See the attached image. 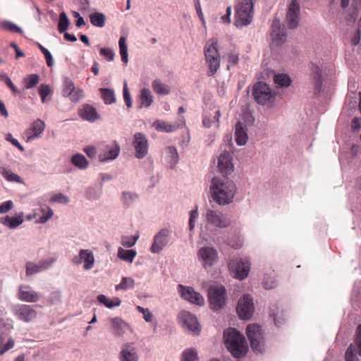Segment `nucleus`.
<instances>
[{"mask_svg":"<svg viewBox=\"0 0 361 361\" xmlns=\"http://www.w3.org/2000/svg\"><path fill=\"white\" fill-rule=\"evenodd\" d=\"M136 255L137 252L134 250H124L121 247L118 250V257L121 259L130 263L133 262Z\"/></svg>","mask_w":361,"mask_h":361,"instance_id":"32","label":"nucleus"},{"mask_svg":"<svg viewBox=\"0 0 361 361\" xmlns=\"http://www.w3.org/2000/svg\"><path fill=\"white\" fill-rule=\"evenodd\" d=\"M37 313L29 305H24V321L29 322L32 321L36 317Z\"/></svg>","mask_w":361,"mask_h":361,"instance_id":"48","label":"nucleus"},{"mask_svg":"<svg viewBox=\"0 0 361 361\" xmlns=\"http://www.w3.org/2000/svg\"><path fill=\"white\" fill-rule=\"evenodd\" d=\"M224 340L227 349L233 357L240 358L246 355L247 345L245 338L235 329L229 328L224 330Z\"/></svg>","mask_w":361,"mask_h":361,"instance_id":"2","label":"nucleus"},{"mask_svg":"<svg viewBox=\"0 0 361 361\" xmlns=\"http://www.w3.org/2000/svg\"><path fill=\"white\" fill-rule=\"evenodd\" d=\"M102 97L105 104H112L115 102V95L113 90L106 88L100 89Z\"/></svg>","mask_w":361,"mask_h":361,"instance_id":"40","label":"nucleus"},{"mask_svg":"<svg viewBox=\"0 0 361 361\" xmlns=\"http://www.w3.org/2000/svg\"><path fill=\"white\" fill-rule=\"evenodd\" d=\"M80 116L89 121H94L99 118L95 108L90 104H84L79 111Z\"/></svg>","mask_w":361,"mask_h":361,"instance_id":"24","label":"nucleus"},{"mask_svg":"<svg viewBox=\"0 0 361 361\" xmlns=\"http://www.w3.org/2000/svg\"><path fill=\"white\" fill-rule=\"evenodd\" d=\"M252 0H240L235 8V25L237 27L248 25L253 18Z\"/></svg>","mask_w":361,"mask_h":361,"instance_id":"3","label":"nucleus"},{"mask_svg":"<svg viewBox=\"0 0 361 361\" xmlns=\"http://www.w3.org/2000/svg\"><path fill=\"white\" fill-rule=\"evenodd\" d=\"M100 55L105 57L108 61H113L114 58V52L109 47L101 48Z\"/></svg>","mask_w":361,"mask_h":361,"instance_id":"55","label":"nucleus"},{"mask_svg":"<svg viewBox=\"0 0 361 361\" xmlns=\"http://www.w3.org/2000/svg\"><path fill=\"white\" fill-rule=\"evenodd\" d=\"M235 141L238 145H244L247 140V135L243 129L242 123L238 121L235 124Z\"/></svg>","mask_w":361,"mask_h":361,"instance_id":"28","label":"nucleus"},{"mask_svg":"<svg viewBox=\"0 0 361 361\" xmlns=\"http://www.w3.org/2000/svg\"><path fill=\"white\" fill-rule=\"evenodd\" d=\"M51 90L49 85L44 84L40 85L39 88V94L43 103L46 102V97L51 93Z\"/></svg>","mask_w":361,"mask_h":361,"instance_id":"53","label":"nucleus"},{"mask_svg":"<svg viewBox=\"0 0 361 361\" xmlns=\"http://www.w3.org/2000/svg\"><path fill=\"white\" fill-rule=\"evenodd\" d=\"M228 64L227 65V68L229 70L231 66H233L238 63V55L234 53L228 54Z\"/></svg>","mask_w":361,"mask_h":361,"instance_id":"59","label":"nucleus"},{"mask_svg":"<svg viewBox=\"0 0 361 361\" xmlns=\"http://www.w3.org/2000/svg\"><path fill=\"white\" fill-rule=\"evenodd\" d=\"M208 297L212 309L219 310L226 303V288L221 285L211 286Z\"/></svg>","mask_w":361,"mask_h":361,"instance_id":"6","label":"nucleus"},{"mask_svg":"<svg viewBox=\"0 0 361 361\" xmlns=\"http://www.w3.org/2000/svg\"><path fill=\"white\" fill-rule=\"evenodd\" d=\"M206 220L207 224L220 228H227L231 224V221L226 215L210 209L207 210Z\"/></svg>","mask_w":361,"mask_h":361,"instance_id":"9","label":"nucleus"},{"mask_svg":"<svg viewBox=\"0 0 361 361\" xmlns=\"http://www.w3.org/2000/svg\"><path fill=\"white\" fill-rule=\"evenodd\" d=\"M90 20L93 25L102 27L105 25L106 17L102 13H94L90 15Z\"/></svg>","mask_w":361,"mask_h":361,"instance_id":"34","label":"nucleus"},{"mask_svg":"<svg viewBox=\"0 0 361 361\" xmlns=\"http://www.w3.org/2000/svg\"><path fill=\"white\" fill-rule=\"evenodd\" d=\"M69 198L62 193H57L50 199V202H59L61 204H67Z\"/></svg>","mask_w":361,"mask_h":361,"instance_id":"54","label":"nucleus"},{"mask_svg":"<svg viewBox=\"0 0 361 361\" xmlns=\"http://www.w3.org/2000/svg\"><path fill=\"white\" fill-rule=\"evenodd\" d=\"M24 82L25 83V86L26 88H32L39 83V75L37 74L28 75L25 78H24Z\"/></svg>","mask_w":361,"mask_h":361,"instance_id":"44","label":"nucleus"},{"mask_svg":"<svg viewBox=\"0 0 361 361\" xmlns=\"http://www.w3.org/2000/svg\"><path fill=\"white\" fill-rule=\"evenodd\" d=\"M121 300L118 298H114L113 300H108L107 303L106 304V307L108 308H113L114 307H118L121 305Z\"/></svg>","mask_w":361,"mask_h":361,"instance_id":"64","label":"nucleus"},{"mask_svg":"<svg viewBox=\"0 0 361 361\" xmlns=\"http://www.w3.org/2000/svg\"><path fill=\"white\" fill-rule=\"evenodd\" d=\"M44 128L45 124L44 121L40 119L34 121L26 131V142H31L32 140L39 137Z\"/></svg>","mask_w":361,"mask_h":361,"instance_id":"19","label":"nucleus"},{"mask_svg":"<svg viewBox=\"0 0 361 361\" xmlns=\"http://www.w3.org/2000/svg\"><path fill=\"white\" fill-rule=\"evenodd\" d=\"M210 190L213 200L218 204L226 205L233 202L236 187L231 180L214 177L212 180Z\"/></svg>","mask_w":361,"mask_h":361,"instance_id":"1","label":"nucleus"},{"mask_svg":"<svg viewBox=\"0 0 361 361\" xmlns=\"http://www.w3.org/2000/svg\"><path fill=\"white\" fill-rule=\"evenodd\" d=\"M84 262L83 267L85 270L92 269L94 264V257L92 251L89 250H80L78 256L73 258L75 264H80Z\"/></svg>","mask_w":361,"mask_h":361,"instance_id":"18","label":"nucleus"},{"mask_svg":"<svg viewBox=\"0 0 361 361\" xmlns=\"http://www.w3.org/2000/svg\"><path fill=\"white\" fill-rule=\"evenodd\" d=\"M170 231L166 228L161 229L154 237V243H152L150 250L153 253H159L168 244L169 235Z\"/></svg>","mask_w":361,"mask_h":361,"instance_id":"15","label":"nucleus"},{"mask_svg":"<svg viewBox=\"0 0 361 361\" xmlns=\"http://www.w3.org/2000/svg\"><path fill=\"white\" fill-rule=\"evenodd\" d=\"M123 99L126 102V106L128 108H130L132 106V100L126 83L124 84L123 87Z\"/></svg>","mask_w":361,"mask_h":361,"instance_id":"58","label":"nucleus"},{"mask_svg":"<svg viewBox=\"0 0 361 361\" xmlns=\"http://www.w3.org/2000/svg\"><path fill=\"white\" fill-rule=\"evenodd\" d=\"M167 153L170 157V162L171 165H175L178 162V152L174 147H168L166 149Z\"/></svg>","mask_w":361,"mask_h":361,"instance_id":"49","label":"nucleus"},{"mask_svg":"<svg viewBox=\"0 0 361 361\" xmlns=\"http://www.w3.org/2000/svg\"><path fill=\"white\" fill-rule=\"evenodd\" d=\"M1 222L10 228H16L23 223V219L20 216L15 217L6 216L1 219Z\"/></svg>","mask_w":361,"mask_h":361,"instance_id":"31","label":"nucleus"},{"mask_svg":"<svg viewBox=\"0 0 361 361\" xmlns=\"http://www.w3.org/2000/svg\"><path fill=\"white\" fill-rule=\"evenodd\" d=\"M111 327L113 334L118 337L123 336L126 331L130 329L129 325L120 317L111 319Z\"/></svg>","mask_w":361,"mask_h":361,"instance_id":"22","label":"nucleus"},{"mask_svg":"<svg viewBox=\"0 0 361 361\" xmlns=\"http://www.w3.org/2000/svg\"><path fill=\"white\" fill-rule=\"evenodd\" d=\"M221 116L220 110H216L214 112L207 111L203 114L202 125L205 128H211L214 126L219 127V118Z\"/></svg>","mask_w":361,"mask_h":361,"instance_id":"21","label":"nucleus"},{"mask_svg":"<svg viewBox=\"0 0 361 361\" xmlns=\"http://www.w3.org/2000/svg\"><path fill=\"white\" fill-rule=\"evenodd\" d=\"M137 238L138 236H123L121 239V244L124 247H131L135 244Z\"/></svg>","mask_w":361,"mask_h":361,"instance_id":"50","label":"nucleus"},{"mask_svg":"<svg viewBox=\"0 0 361 361\" xmlns=\"http://www.w3.org/2000/svg\"><path fill=\"white\" fill-rule=\"evenodd\" d=\"M135 149V157L138 159L144 158L148 152V142L145 135L141 133H136L133 142Z\"/></svg>","mask_w":361,"mask_h":361,"instance_id":"14","label":"nucleus"},{"mask_svg":"<svg viewBox=\"0 0 361 361\" xmlns=\"http://www.w3.org/2000/svg\"><path fill=\"white\" fill-rule=\"evenodd\" d=\"M300 8L298 0H291L286 13V23L290 29L297 27L299 23Z\"/></svg>","mask_w":361,"mask_h":361,"instance_id":"12","label":"nucleus"},{"mask_svg":"<svg viewBox=\"0 0 361 361\" xmlns=\"http://www.w3.org/2000/svg\"><path fill=\"white\" fill-rule=\"evenodd\" d=\"M43 214L39 217V220L37 221L39 223H45L47 222L54 214L53 210L50 207H46L44 209L42 210Z\"/></svg>","mask_w":361,"mask_h":361,"instance_id":"51","label":"nucleus"},{"mask_svg":"<svg viewBox=\"0 0 361 361\" xmlns=\"http://www.w3.org/2000/svg\"><path fill=\"white\" fill-rule=\"evenodd\" d=\"M357 355H359L358 348L353 343H351L345 352V361H359Z\"/></svg>","mask_w":361,"mask_h":361,"instance_id":"35","label":"nucleus"},{"mask_svg":"<svg viewBox=\"0 0 361 361\" xmlns=\"http://www.w3.org/2000/svg\"><path fill=\"white\" fill-rule=\"evenodd\" d=\"M252 96L257 104L268 106L274 102L276 93L267 83L258 82L253 86Z\"/></svg>","mask_w":361,"mask_h":361,"instance_id":"4","label":"nucleus"},{"mask_svg":"<svg viewBox=\"0 0 361 361\" xmlns=\"http://www.w3.org/2000/svg\"><path fill=\"white\" fill-rule=\"evenodd\" d=\"M355 345L358 348L359 355L361 356V324H359L356 329V338Z\"/></svg>","mask_w":361,"mask_h":361,"instance_id":"57","label":"nucleus"},{"mask_svg":"<svg viewBox=\"0 0 361 361\" xmlns=\"http://www.w3.org/2000/svg\"><path fill=\"white\" fill-rule=\"evenodd\" d=\"M142 107H149L153 102V96L149 89L143 88L138 97Z\"/></svg>","mask_w":361,"mask_h":361,"instance_id":"27","label":"nucleus"},{"mask_svg":"<svg viewBox=\"0 0 361 361\" xmlns=\"http://www.w3.org/2000/svg\"><path fill=\"white\" fill-rule=\"evenodd\" d=\"M39 48L46 59L47 65L49 67H51L54 64V61L51 53L44 47H39Z\"/></svg>","mask_w":361,"mask_h":361,"instance_id":"56","label":"nucleus"},{"mask_svg":"<svg viewBox=\"0 0 361 361\" xmlns=\"http://www.w3.org/2000/svg\"><path fill=\"white\" fill-rule=\"evenodd\" d=\"M228 268L236 279L243 280L248 276L250 269V262L246 257L235 258L230 260L228 262Z\"/></svg>","mask_w":361,"mask_h":361,"instance_id":"7","label":"nucleus"},{"mask_svg":"<svg viewBox=\"0 0 361 361\" xmlns=\"http://www.w3.org/2000/svg\"><path fill=\"white\" fill-rule=\"evenodd\" d=\"M274 82L280 87H288L290 85L291 80L287 74L281 73L274 76Z\"/></svg>","mask_w":361,"mask_h":361,"instance_id":"38","label":"nucleus"},{"mask_svg":"<svg viewBox=\"0 0 361 361\" xmlns=\"http://www.w3.org/2000/svg\"><path fill=\"white\" fill-rule=\"evenodd\" d=\"M271 38L276 44L283 43L286 41V34L283 29L279 27V22L274 21L271 25Z\"/></svg>","mask_w":361,"mask_h":361,"instance_id":"23","label":"nucleus"},{"mask_svg":"<svg viewBox=\"0 0 361 361\" xmlns=\"http://www.w3.org/2000/svg\"><path fill=\"white\" fill-rule=\"evenodd\" d=\"M204 56L206 63L208 65L209 70L207 71L208 76L214 75L220 67V55L216 47H205Z\"/></svg>","mask_w":361,"mask_h":361,"instance_id":"8","label":"nucleus"},{"mask_svg":"<svg viewBox=\"0 0 361 361\" xmlns=\"http://www.w3.org/2000/svg\"><path fill=\"white\" fill-rule=\"evenodd\" d=\"M183 360L182 361H197V351L193 348L185 350L183 353Z\"/></svg>","mask_w":361,"mask_h":361,"instance_id":"47","label":"nucleus"},{"mask_svg":"<svg viewBox=\"0 0 361 361\" xmlns=\"http://www.w3.org/2000/svg\"><path fill=\"white\" fill-rule=\"evenodd\" d=\"M198 216L197 213V207H196L195 209H193L190 212V216L189 219V227L190 230H192L195 227V221Z\"/></svg>","mask_w":361,"mask_h":361,"instance_id":"61","label":"nucleus"},{"mask_svg":"<svg viewBox=\"0 0 361 361\" xmlns=\"http://www.w3.org/2000/svg\"><path fill=\"white\" fill-rule=\"evenodd\" d=\"M236 311L241 319H249L252 317L254 312V305L250 295H245L239 300Z\"/></svg>","mask_w":361,"mask_h":361,"instance_id":"10","label":"nucleus"},{"mask_svg":"<svg viewBox=\"0 0 361 361\" xmlns=\"http://www.w3.org/2000/svg\"><path fill=\"white\" fill-rule=\"evenodd\" d=\"M71 162L75 166L80 169H85L89 164L86 158L80 154L73 155L71 158Z\"/></svg>","mask_w":361,"mask_h":361,"instance_id":"33","label":"nucleus"},{"mask_svg":"<svg viewBox=\"0 0 361 361\" xmlns=\"http://www.w3.org/2000/svg\"><path fill=\"white\" fill-rule=\"evenodd\" d=\"M218 169L219 172L225 176L233 172L232 156L230 152H224L220 154L218 160Z\"/></svg>","mask_w":361,"mask_h":361,"instance_id":"16","label":"nucleus"},{"mask_svg":"<svg viewBox=\"0 0 361 361\" xmlns=\"http://www.w3.org/2000/svg\"><path fill=\"white\" fill-rule=\"evenodd\" d=\"M49 264L47 262H42L39 264H36L32 262H27L26 264V274L30 276L42 271V270L48 269Z\"/></svg>","mask_w":361,"mask_h":361,"instance_id":"29","label":"nucleus"},{"mask_svg":"<svg viewBox=\"0 0 361 361\" xmlns=\"http://www.w3.org/2000/svg\"><path fill=\"white\" fill-rule=\"evenodd\" d=\"M0 26L4 30L11 32L12 33H20L22 32V30L20 27L17 26L16 24L13 23L11 21H2L0 23Z\"/></svg>","mask_w":361,"mask_h":361,"instance_id":"39","label":"nucleus"},{"mask_svg":"<svg viewBox=\"0 0 361 361\" xmlns=\"http://www.w3.org/2000/svg\"><path fill=\"white\" fill-rule=\"evenodd\" d=\"M152 87L154 92L162 95L169 94L171 90L169 86L163 83L159 79H156L152 82Z\"/></svg>","mask_w":361,"mask_h":361,"instance_id":"30","label":"nucleus"},{"mask_svg":"<svg viewBox=\"0 0 361 361\" xmlns=\"http://www.w3.org/2000/svg\"><path fill=\"white\" fill-rule=\"evenodd\" d=\"M104 153H101L99 155L100 161H106L116 159L118 156L120 148L117 145H116L114 147L106 145L105 146V149H104Z\"/></svg>","mask_w":361,"mask_h":361,"instance_id":"26","label":"nucleus"},{"mask_svg":"<svg viewBox=\"0 0 361 361\" xmlns=\"http://www.w3.org/2000/svg\"><path fill=\"white\" fill-rule=\"evenodd\" d=\"M179 322L182 326L188 329L194 334H198L200 331V324L195 315L190 312L183 310L178 314Z\"/></svg>","mask_w":361,"mask_h":361,"instance_id":"11","label":"nucleus"},{"mask_svg":"<svg viewBox=\"0 0 361 361\" xmlns=\"http://www.w3.org/2000/svg\"><path fill=\"white\" fill-rule=\"evenodd\" d=\"M178 290L184 300L200 306L204 305V298L200 293L195 291L192 288L180 284L178 286Z\"/></svg>","mask_w":361,"mask_h":361,"instance_id":"13","label":"nucleus"},{"mask_svg":"<svg viewBox=\"0 0 361 361\" xmlns=\"http://www.w3.org/2000/svg\"><path fill=\"white\" fill-rule=\"evenodd\" d=\"M75 89L73 80L69 78H65L63 82V95L67 97Z\"/></svg>","mask_w":361,"mask_h":361,"instance_id":"41","label":"nucleus"},{"mask_svg":"<svg viewBox=\"0 0 361 361\" xmlns=\"http://www.w3.org/2000/svg\"><path fill=\"white\" fill-rule=\"evenodd\" d=\"M120 361H138V355L130 343H126L121 347L119 355Z\"/></svg>","mask_w":361,"mask_h":361,"instance_id":"20","label":"nucleus"},{"mask_svg":"<svg viewBox=\"0 0 361 361\" xmlns=\"http://www.w3.org/2000/svg\"><path fill=\"white\" fill-rule=\"evenodd\" d=\"M0 172L4 178H6L8 181L21 183V178L19 176L13 173L11 171L6 168H2Z\"/></svg>","mask_w":361,"mask_h":361,"instance_id":"37","label":"nucleus"},{"mask_svg":"<svg viewBox=\"0 0 361 361\" xmlns=\"http://www.w3.org/2000/svg\"><path fill=\"white\" fill-rule=\"evenodd\" d=\"M198 256L203 262L204 267H212L217 261V251L211 247H201L198 251Z\"/></svg>","mask_w":361,"mask_h":361,"instance_id":"17","label":"nucleus"},{"mask_svg":"<svg viewBox=\"0 0 361 361\" xmlns=\"http://www.w3.org/2000/svg\"><path fill=\"white\" fill-rule=\"evenodd\" d=\"M39 299L37 293L30 288H27V290H24V301L28 302H37Z\"/></svg>","mask_w":361,"mask_h":361,"instance_id":"45","label":"nucleus"},{"mask_svg":"<svg viewBox=\"0 0 361 361\" xmlns=\"http://www.w3.org/2000/svg\"><path fill=\"white\" fill-rule=\"evenodd\" d=\"M135 281L131 278L123 277L119 284L116 286V290H127L134 286Z\"/></svg>","mask_w":361,"mask_h":361,"instance_id":"43","label":"nucleus"},{"mask_svg":"<svg viewBox=\"0 0 361 361\" xmlns=\"http://www.w3.org/2000/svg\"><path fill=\"white\" fill-rule=\"evenodd\" d=\"M137 196L135 194L124 192H123L122 200L125 204L129 206L137 199Z\"/></svg>","mask_w":361,"mask_h":361,"instance_id":"52","label":"nucleus"},{"mask_svg":"<svg viewBox=\"0 0 361 361\" xmlns=\"http://www.w3.org/2000/svg\"><path fill=\"white\" fill-rule=\"evenodd\" d=\"M69 25V20L66 13L63 11L59 16V21L58 24V30L59 32H64Z\"/></svg>","mask_w":361,"mask_h":361,"instance_id":"42","label":"nucleus"},{"mask_svg":"<svg viewBox=\"0 0 361 361\" xmlns=\"http://www.w3.org/2000/svg\"><path fill=\"white\" fill-rule=\"evenodd\" d=\"M13 207V203L11 200H8L0 204V214H4L11 210Z\"/></svg>","mask_w":361,"mask_h":361,"instance_id":"60","label":"nucleus"},{"mask_svg":"<svg viewBox=\"0 0 361 361\" xmlns=\"http://www.w3.org/2000/svg\"><path fill=\"white\" fill-rule=\"evenodd\" d=\"M311 71L312 78L314 80V94H319L322 90V73L320 68L315 64H312Z\"/></svg>","mask_w":361,"mask_h":361,"instance_id":"25","label":"nucleus"},{"mask_svg":"<svg viewBox=\"0 0 361 361\" xmlns=\"http://www.w3.org/2000/svg\"><path fill=\"white\" fill-rule=\"evenodd\" d=\"M67 97H68L71 102L77 103L84 97V91L81 88L75 87Z\"/></svg>","mask_w":361,"mask_h":361,"instance_id":"46","label":"nucleus"},{"mask_svg":"<svg viewBox=\"0 0 361 361\" xmlns=\"http://www.w3.org/2000/svg\"><path fill=\"white\" fill-rule=\"evenodd\" d=\"M246 334L253 351L262 353L264 348V338L261 327L255 324L247 326Z\"/></svg>","mask_w":361,"mask_h":361,"instance_id":"5","label":"nucleus"},{"mask_svg":"<svg viewBox=\"0 0 361 361\" xmlns=\"http://www.w3.org/2000/svg\"><path fill=\"white\" fill-rule=\"evenodd\" d=\"M154 126L157 130L166 133L173 132L177 129L176 126L169 124L163 121H157L154 122Z\"/></svg>","mask_w":361,"mask_h":361,"instance_id":"36","label":"nucleus"},{"mask_svg":"<svg viewBox=\"0 0 361 361\" xmlns=\"http://www.w3.org/2000/svg\"><path fill=\"white\" fill-rule=\"evenodd\" d=\"M128 47H120V54L121 60L124 63H127L128 61Z\"/></svg>","mask_w":361,"mask_h":361,"instance_id":"63","label":"nucleus"},{"mask_svg":"<svg viewBox=\"0 0 361 361\" xmlns=\"http://www.w3.org/2000/svg\"><path fill=\"white\" fill-rule=\"evenodd\" d=\"M0 78L4 81L6 85L11 89L13 93L16 94L18 92L16 87L13 85L8 77H7L6 75H2L0 76Z\"/></svg>","mask_w":361,"mask_h":361,"instance_id":"62","label":"nucleus"}]
</instances>
